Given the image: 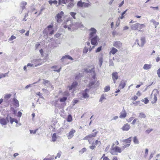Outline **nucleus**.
Instances as JSON below:
<instances>
[{
    "instance_id": "f257e3e1",
    "label": "nucleus",
    "mask_w": 160,
    "mask_h": 160,
    "mask_svg": "<svg viewBox=\"0 0 160 160\" xmlns=\"http://www.w3.org/2000/svg\"><path fill=\"white\" fill-rule=\"evenodd\" d=\"M82 25L80 22L73 23L70 20H67L65 22L63 27L65 28H68L69 31H74L78 28L81 27Z\"/></svg>"
},
{
    "instance_id": "f03ea898",
    "label": "nucleus",
    "mask_w": 160,
    "mask_h": 160,
    "mask_svg": "<svg viewBox=\"0 0 160 160\" xmlns=\"http://www.w3.org/2000/svg\"><path fill=\"white\" fill-rule=\"evenodd\" d=\"M158 94V93L157 90L154 89L149 97V99L151 101V102L152 104H153L156 102L157 100V96Z\"/></svg>"
},
{
    "instance_id": "7ed1b4c3",
    "label": "nucleus",
    "mask_w": 160,
    "mask_h": 160,
    "mask_svg": "<svg viewBox=\"0 0 160 160\" xmlns=\"http://www.w3.org/2000/svg\"><path fill=\"white\" fill-rule=\"evenodd\" d=\"M145 27V25L143 24H140L137 23L131 25V29L132 30H137L140 31V30Z\"/></svg>"
},
{
    "instance_id": "20e7f679",
    "label": "nucleus",
    "mask_w": 160,
    "mask_h": 160,
    "mask_svg": "<svg viewBox=\"0 0 160 160\" xmlns=\"http://www.w3.org/2000/svg\"><path fill=\"white\" fill-rule=\"evenodd\" d=\"M122 152V150L120 148L116 146L111 149L110 152L111 153L112 155H117L116 152L121 153Z\"/></svg>"
},
{
    "instance_id": "39448f33",
    "label": "nucleus",
    "mask_w": 160,
    "mask_h": 160,
    "mask_svg": "<svg viewBox=\"0 0 160 160\" xmlns=\"http://www.w3.org/2000/svg\"><path fill=\"white\" fill-rule=\"evenodd\" d=\"M63 14L64 12L62 11H61L57 15L55 18L57 20V22L60 23L62 21V18Z\"/></svg>"
},
{
    "instance_id": "423d86ee",
    "label": "nucleus",
    "mask_w": 160,
    "mask_h": 160,
    "mask_svg": "<svg viewBox=\"0 0 160 160\" xmlns=\"http://www.w3.org/2000/svg\"><path fill=\"white\" fill-rule=\"evenodd\" d=\"M8 122V116L6 118V119L0 117V123L2 125V126L6 125Z\"/></svg>"
},
{
    "instance_id": "0eeeda50",
    "label": "nucleus",
    "mask_w": 160,
    "mask_h": 160,
    "mask_svg": "<svg viewBox=\"0 0 160 160\" xmlns=\"http://www.w3.org/2000/svg\"><path fill=\"white\" fill-rule=\"evenodd\" d=\"M90 33L89 37L90 38H91L94 36L96 34L97 31L93 28H92L89 30Z\"/></svg>"
},
{
    "instance_id": "6e6552de",
    "label": "nucleus",
    "mask_w": 160,
    "mask_h": 160,
    "mask_svg": "<svg viewBox=\"0 0 160 160\" xmlns=\"http://www.w3.org/2000/svg\"><path fill=\"white\" fill-rule=\"evenodd\" d=\"M98 132H96L92 134H90L88 135V136H87L85 137H84L83 139L84 140H88L89 143H90V142L89 141V138H94L96 136V135L98 134Z\"/></svg>"
},
{
    "instance_id": "1a4fd4ad",
    "label": "nucleus",
    "mask_w": 160,
    "mask_h": 160,
    "mask_svg": "<svg viewBox=\"0 0 160 160\" xmlns=\"http://www.w3.org/2000/svg\"><path fill=\"white\" fill-rule=\"evenodd\" d=\"M140 41H141V43L140 44H139L138 42V40L137 39L136 41V42H137V44L139 46L141 47H142L146 43V40L145 38V37H142Z\"/></svg>"
},
{
    "instance_id": "9d476101",
    "label": "nucleus",
    "mask_w": 160,
    "mask_h": 160,
    "mask_svg": "<svg viewBox=\"0 0 160 160\" xmlns=\"http://www.w3.org/2000/svg\"><path fill=\"white\" fill-rule=\"evenodd\" d=\"M76 132V131L73 129H72L71 131L67 134V137L69 139L72 138L74 136V134Z\"/></svg>"
},
{
    "instance_id": "9b49d317",
    "label": "nucleus",
    "mask_w": 160,
    "mask_h": 160,
    "mask_svg": "<svg viewBox=\"0 0 160 160\" xmlns=\"http://www.w3.org/2000/svg\"><path fill=\"white\" fill-rule=\"evenodd\" d=\"M122 43L119 41H116L114 42L113 45L114 47L119 49L122 46Z\"/></svg>"
},
{
    "instance_id": "f8f14e48",
    "label": "nucleus",
    "mask_w": 160,
    "mask_h": 160,
    "mask_svg": "<svg viewBox=\"0 0 160 160\" xmlns=\"http://www.w3.org/2000/svg\"><path fill=\"white\" fill-rule=\"evenodd\" d=\"M98 39V37L97 36L92 37L91 39V44L93 45H95L97 43Z\"/></svg>"
},
{
    "instance_id": "ddd939ff",
    "label": "nucleus",
    "mask_w": 160,
    "mask_h": 160,
    "mask_svg": "<svg viewBox=\"0 0 160 160\" xmlns=\"http://www.w3.org/2000/svg\"><path fill=\"white\" fill-rule=\"evenodd\" d=\"M112 79L113 82L115 83L116 81L118 79V73L117 72H113L112 74Z\"/></svg>"
},
{
    "instance_id": "4468645a",
    "label": "nucleus",
    "mask_w": 160,
    "mask_h": 160,
    "mask_svg": "<svg viewBox=\"0 0 160 160\" xmlns=\"http://www.w3.org/2000/svg\"><path fill=\"white\" fill-rule=\"evenodd\" d=\"M127 116V112L125 110L123 109L120 112V115L119 118H124Z\"/></svg>"
},
{
    "instance_id": "2eb2a0df",
    "label": "nucleus",
    "mask_w": 160,
    "mask_h": 160,
    "mask_svg": "<svg viewBox=\"0 0 160 160\" xmlns=\"http://www.w3.org/2000/svg\"><path fill=\"white\" fill-rule=\"evenodd\" d=\"M88 92L89 90L87 89H85L84 91L82 92V95L83 98H88L89 97V95L88 94Z\"/></svg>"
},
{
    "instance_id": "dca6fc26",
    "label": "nucleus",
    "mask_w": 160,
    "mask_h": 160,
    "mask_svg": "<svg viewBox=\"0 0 160 160\" xmlns=\"http://www.w3.org/2000/svg\"><path fill=\"white\" fill-rule=\"evenodd\" d=\"M98 59L99 61L98 65L101 67L103 62V56L102 54H100L98 56Z\"/></svg>"
},
{
    "instance_id": "f3484780",
    "label": "nucleus",
    "mask_w": 160,
    "mask_h": 160,
    "mask_svg": "<svg viewBox=\"0 0 160 160\" xmlns=\"http://www.w3.org/2000/svg\"><path fill=\"white\" fill-rule=\"evenodd\" d=\"M130 128V126L128 124L126 123L123 125L122 128L123 131H128Z\"/></svg>"
},
{
    "instance_id": "a211bd4d",
    "label": "nucleus",
    "mask_w": 160,
    "mask_h": 160,
    "mask_svg": "<svg viewBox=\"0 0 160 160\" xmlns=\"http://www.w3.org/2000/svg\"><path fill=\"white\" fill-rule=\"evenodd\" d=\"M41 61V59H34L32 61V62L35 64L38 63V64H36L35 65V67H36L40 65L41 64V63H40Z\"/></svg>"
},
{
    "instance_id": "6ab92c4d",
    "label": "nucleus",
    "mask_w": 160,
    "mask_h": 160,
    "mask_svg": "<svg viewBox=\"0 0 160 160\" xmlns=\"http://www.w3.org/2000/svg\"><path fill=\"white\" fill-rule=\"evenodd\" d=\"M126 85V82L125 80H122L120 82V83L119 86V88L120 89L124 88Z\"/></svg>"
},
{
    "instance_id": "aec40b11",
    "label": "nucleus",
    "mask_w": 160,
    "mask_h": 160,
    "mask_svg": "<svg viewBox=\"0 0 160 160\" xmlns=\"http://www.w3.org/2000/svg\"><path fill=\"white\" fill-rule=\"evenodd\" d=\"M13 104L16 107L19 106V104L18 101L15 98L13 99Z\"/></svg>"
},
{
    "instance_id": "412c9836",
    "label": "nucleus",
    "mask_w": 160,
    "mask_h": 160,
    "mask_svg": "<svg viewBox=\"0 0 160 160\" xmlns=\"http://www.w3.org/2000/svg\"><path fill=\"white\" fill-rule=\"evenodd\" d=\"M152 65L151 64H145L144 65L143 68L145 70H148L151 68Z\"/></svg>"
},
{
    "instance_id": "4be33fe9",
    "label": "nucleus",
    "mask_w": 160,
    "mask_h": 160,
    "mask_svg": "<svg viewBox=\"0 0 160 160\" xmlns=\"http://www.w3.org/2000/svg\"><path fill=\"white\" fill-rule=\"evenodd\" d=\"M77 84H78L77 82H75V81L73 82V83H72V85L70 86L69 87V89L70 90L74 88L75 87H76L77 86Z\"/></svg>"
},
{
    "instance_id": "5701e85b",
    "label": "nucleus",
    "mask_w": 160,
    "mask_h": 160,
    "mask_svg": "<svg viewBox=\"0 0 160 160\" xmlns=\"http://www.w3.org/2000/svg\"><path fill=\"white\" fill-rule=\"evenodd\" d=\"M72 0H59V3H62L64 4L68 3Z\"/></svg>"
},
{
    "instance_id": "b1692460",
    "label": "nucleus",
    "mask_w": 160,
    "mask_h": 160,
    "mask_svg": "<svg viewBox=\"0 0 160 160\" xmlns=\"http://www.w3.org/2000/svg\"><path fill=\"white\" fill-rule=\"evenodd\" d=\"M74 5V0H72V1H71L70 2L68 3V8L69 9L73 7Z\"/></svg>"
},
{
    "instance_id": "393cba45",
    "label": "nucleus",
    "mask_w": 160,
    "mask_h": 160,
    "mask_svg": "<svg viewBox=\"0 0 160 160\" xmlns=\"http://www.w3.org/2000/svg\"><path fill=\"white\" fill-rule=\"evenodd\" d=\"M131 137H130L129 138L123 140V142H125V143L130 144L131 141Z\"/></svg>"
},
{
    "instance_id": "a878e982",
    "label": "nucleus",
    "mask_w": 160,
    "mask_h": 160,
    "mask_svg": "<svg viewBox=\"0 0 160 160\" xmlns=\"http://www.w3.org/2000/svg\"><path fill=\"white\" fill-rule=\"evenodd\" d=\"M65 58H67L70 60H73V58H72L70 56L68 55L63 56L61 60H62V59Z\"/></svg>"
},
{
    "instance_id": "bb28decb",
    "label": "nucleus",
    "mask_w": 160,
    "mask_h": 160,
    "mask_svg": "<svg viewBox=\"0 0 160 160\" xmlns=\"http://www.w3.org/2000/svg\"><path fill=\"white\" fill-rule=\"evenodd\" d=\"M57 139V137L56 136V134L55 133H54L52 137V142H55Z\"/></svg>"
},
{
    "instance_id": "cd10ccee",
    "label": "nucleus",
    "mask_w": 160,
    "mask_h": 160,
    "mask_svg": "<svg viewBox=\"0 0 160 160\" xmlns=\"http://www.w3.org/2000/svg\"><path fill=\"white\" fill-rule=\"evenodd\" d=\"M118 50L114 48H112L110 52V53H112L113 55L114 54L118 52Z\"/></svg>"
},
{
    "instance_id": "c85d7f7f",
    "label": "nucleus",
    "mask_w": 160,
    "mask_h": 160,
    "mask_svg": "<svg viewBox=\"0 0 160 160\" xmlns=\"http://www.w3.org/2000/svg\"><path fill=\"white\" fill-rule=\"evenodd\" d=\"M43 83L47 86H50L51 85V84L50 82L47 80H44Z\"/></svg>"
},
{
    "instance_id": "c756f323",
    "label": "nucleus",
    "mask_w": 160,
    "mask_h": 160,
    "mask_svg": "<svg viewBox=\"0 0 160 160\" xmlns=\"http://www.w3.org/2000/svg\"><path fill=\"white\" fill-rule=\"evenodd\" d=\"M67 98V97L64 96L62 98H60L59 99V101L60 102H65Z\"/></svg>"
},
{
    "instance_id": "7c9ffc66",
    "label": "nucleus",
    "mask_w": 160,
    "mask_h": 160,
    "mask_svg": "<svg viewBox=\"0 0 160 160\" xmlns=\"http://www.w3.org/2000/svg\"><path fill=\"white\" fill-rule=\"evenodd\" d=\"M84 2H82L81 1H79L77 3V6L79 7H82L84 5Z\"/></svg>"
},
{
    "instance_id": "2f4dec72",
    "label": "nucleus",
    "mask_w": 160,
    "mask_h": 160,
    "mask_svg": "<svg viewBox=\"0 0 160 160\" xmlns=\"http://www.w3.org/2000/svg\"><path fill=\"white\" fill-rule=\"evenodd\" d=\"M133 142H134V144H139V141L136 136H135L133 138Z\"/></svg>"
},
{
    "instance_id": "473e14b6",
    "label": "nucleus",
    "mask_w": 160,
    "mask_h": 160,
    "mask_svg": "<svg viewBox=\"0 0 160 160\" xmlns=\"http://www.w3.org/2000/svg\"><path fill=\"white\" fill-rule=\"evenodd\" d=\"M67 120L68 122H71L72 121V116L69 114L68 116Z\"/></svg>"
},
{
    "instance_id": "72a5a7b5",
    "label": "nucleus",
    "mask_w": 160,
    "mask_h": 160,
    "mask_svg": "<svg viewBox=\"0 0 160 160\" xmlns=\"http://www.w3.org/2000/svg\"><path fill=\"white\" fill-rule=\"evenodd\" d=\"M48 2L51 5L53 3L55 5L57 4L58 3V2L56 0H54L52 1V0H49Z\"/></svg>"
},
{
    "instance_id": "f704fd0d",
    "label": "nucleus",
    "mask_w": 160,
    "mask_h": 160,
    "mask_svg": "<svg viewBox=\"0 0 160 160\" xmlns=\"http://www.w3.org/2000/svg\"><path fill=\"white\" fill-rule=\"evenodd\" d=\"M139 117L141 118H145L146 117V115L144 113L141 112L139 113Z\"/></svg>"
},
{
    "instance_id": "c9c22d12",
    "label": "nucleus",
    "mask_w": 160,
    "mask_h": 160,
    "mask_svg": "<svg viewBox=\"0 0 160 160\" xmlns=\"http://www.w3.org/2000/svg\"><path fill=\"white\" fill-rule=\"evenodd\" d=\"M11 96V95L9 94H6L5 95L4 98L5 99H8L10 98Z\"/></svg>"
},
{
    "instance_id": "e433bc0d",
    "label": "nucleus",
    "mask_w": 160,
    "mask_h": 160,
    "mask_svg": "<svg viewBox=\"0 0 160 160\" xmlns=\"http://www.w3.org/2000/svg\"><path fill=\"white\" fill-rule=\"evenodd\" d=\"M87 149L86 148H82V149L80 150L79 151V152L81 154H82L83 153H84V152H86V151Z\"/></svg>"
},
{
    "instance_id": "4c0bfd02",
    "label": "nucleus",
    "mask_w": 160,
    "mask_h": 160,
    "mask_svg": "<svg viewBox=\"0 0 160 160\" xmlns=\"http://www.w3.org/2000/svg\"><path fill=\"white\" fill-rule=\"evenodd\" d=\"M110 90V87L109 86H106L104 88V92H107Z\"/></svg>"
},
{
    "instance_id": "58836bf2",
    "label": "nucleus",
    "mask_w": 160,
    "mask_h": 160,
    "mask_svg": "<svg viewBox=\"0 0 160 160\" xmlns=\"http://www.w3.org/2000/svg\"><path fill=\"white\" fill-rule=\"evenodd\" d=\"M105 98L103 94H102L101 95V98L99 99V102H102V101L103 100L105 99Z\"/></svg>"
},
{
    "instance_id": "ea45409f",
    "label": "nucleus",
    "mask_w": 160,
    "mask_h": 160,
    "mask_svg": "<svg viewBox=\"0 0 160 160\" xmlns=\"http://www.w3.org/2000/svg\"><path fill=\"white\" fill-rule=\"evenodd\" d=\"M8 74V72L4 74H2L0 75V77H1V78H4V77L7 76Z\"/></svg>"
},
{
    "instance_id": "a19ab883",
    "label": "nucleus",
    "mask_w": 160,
    "mask_h": 160,
    "mask_svg": "<svg viewBox=\"0 0 160 160\" xmlns=\"http://www.w3.org/2000/svg\"><path fill=\"white\" fill-rule=\"evenodd\" d=\"M27 4L26 2L25 1L22 2L20 4V6H25Z\"/></svg>"
},
{
    "instance_id": "79ce46f5",
    "label": "nucleus",
    "mask_w": 160,
    "mask_h": 160,
    "mask_svg": "<svg viewBox=\"0 0 160 160\" xmlns=\"http://www.w3.org/2000/svg\"><path fill=\"white\" fill-rule=\"evenodd\" d=\"M16 38V37H15V36H14L13 35H12L11 36L10 38L8 40H9V41H12L13 40H14V39H15Z\"/></svg>"
},
{
    "instance_id": "37998d69",
    "label": "nucleus",
    "mask_w": 160,
    "mask_h": 160,
    "mask_svg": "<svg viewBox=\"0 0 160 160\" xmlns=\"http://www.w3.org/2000/svg\"><path fill=\"white\" fill-rule=\"evenodd\" d=\"M76 13L74 12H71L70 14L71 15L73 18L74 19H75V15H76Z\"/></svg>"
},
{
    "instance_id": "c03bdc74",
    "label": "nucleus",
    "mask_w": 160,
    "mask_h": 160,
    "mask_svg": "<svg viewBox=\"0 0 160 160\" xmlns=\"http://www.w3.org/2000/svg\"><path fill=\"white\" fill-rule=\"evenodd\" d=\"M127 10H126L124 12H123L121 14V16L119 18L121 19H122L124 18V16H123L126 13V11H127Z\"/></svg>"
},
{
    "instance_id": "a18cd8bd",
    "label": "nucleus",
    "mask_w": 160,
    "mask_h": 160,
    "mask_svg": "<svg viewBox=\"0 0 160 160\" xmlns=\"http://www.w3.org/2000/svg\"><path fill=\"white\" fill-rule=\"evenodd\" d=\"M152 21L153 23H154L156 26H157L159 24V23L158 22H157L155 20H152Z\"/></svg>"
},
{
    "instance_id": "49530a36",
    "label": "nucleus",
    "mask_w": 160,
    "mask_h": 160,
    "mask_svg": "<svg viewBox=\"0 0 160 160\" xmlns=\"http://www.w3.org/2000/svg\"><path fill=\"white\" fill-rule=\"evenodd\" d=\"M109 66H114V63L113 61L112 60H110L109 62Z\"/></svg>"
},
{
    "instance_id": "de8ad7c7",
    "label": "nucleus",
    "mask_w": 160,
    "mask_h": 160,
    "mask_svg": "<svg viewBox=\"0 0 160 160\" xmlns=\"http://www.w3.org/2000/svg\"><path fill=\"white\" fill-rule=\"evenodd\" d=\"M88 51V49L86 47H85L83 50V53H86Z\"/></svg>"
},
{
    "instance_id": "09e8293b",
    "label": "nucleus",
    "mask_w": 160,
    "mask_h": 160,
    "mask_svg": "<svg viewBox=\"0 0 160 160\" xmlns=\"http://www.w3.org/2000/svg\"><path fill=\"white\" fill-rule=\"evenodd\" d=\"M94 82H93L92 81V82H91L89 84V86L90 88H92L93 87V86L94 85Z\"/></svg>"
},
{
    "instance_id": "8fccbe9b",
    "label": "nucleus",
    "mask_w": 160,
    "mask_h": 160,
    "mask_svg": "<svg viewBox=\"0 0 160 160\" xmlns=\"http://www.w3.org/2000/svg\"><path fill=\"white\" fill-rule=\"evenodd\" d=\"M61 152H59L57 153V155L55 157V158L56 159L57 158H59L61 155Z\"/></svg>"
},
{
    "instance_id": "3c124183",
    "label": "nucleus",
    "mask_w": 160,
    "mask_h": 160,
    "mask_svg": "<svg viewBox=\"0 0 160 160\" xmlns=\"http://www.w3.org/2000/svg\"><path fill=\"white\" fill-rule=\"evenodd\" d=\"M78 102V100L75 99L74 100L73 102L72 105L73 106H74L75 104L77 103Z\"/></svg>"
},
{
    "instance_id": "603ef678",
    "label": "nucleus",
    "mask_w": 160,
    "mask_h": 160,
    "mask_svg": "<svg viewBox=\"0 0 160 160\" xmlns=\"http://www.w3.org/2000/svg\"><path fill=\"white\" fill-rule=\"evenodd\" d=\"M37 94L39 96L40 98H43L42 96V94L40 92H37Z\"/></svg>"
},
{
    "instance_id": "864d4df0",
    "label": "nucleus",
    "mask_w": 160,
    "mask_h": 160,
    "mask_svg": "<svg viewBox=\"0 0 160 160\" xmlns=\"http://www.w3.org/2000/svg\"><path fill=\"white\" fill-rule=\"evenodd\" d=\"M102 49V47H100L98 48L97 49L96 52H99Z\"/></svg>"
},
{
    "instance_id": "5fc2aeb1",
    "label": "nucleus",
    "mask_w": 160,
    "mask_h": 160,
    "mask_svg": "<svg viewBox=\"0 0 160 160\" xmlns=\"http://www.w3.org/2000/svg\"><path fill=\"white\" fill-rule=\"evenodd\" d=\"M153 129H148L146 130V132L148 134L149 133L151 132L152 131Z\"/></svg>"
},
{
    "instance_id": "6e6d98bb",
    "label": "nucleus",
    "mask_w": 160,
    "mask_h": 160,
    "mask_svg": "<svg viewBox=\"0 0 160 160\" xmlns=\"http://www.w3.org/2000/svg\"><path fill=\"white\" fill-rule=\"evenodd\" d=\"M101 142L98 141V140H96L95 142V144L96 145H97L98 144L100 145L101 144Z\"/></svg>"
},
{
    "instance_id": "4d7b16f0",
    "label": "nucleus",
    "mask_w": 160,
    "mask_h": 160,
    "mask_svg": "<svg viewBox=\"0 0 160 160\" xmlns=\"http://www.w3.org/2000/svg\"><path fill=\"white\" fill-rule=\"evenodd\" d=\"M157 74L159 77H160V68L157 71Z\"/></svg>"
},
{
    "instance_id": "13d9d810",
    "label": "nucleus",
    "mask_w": 160,
    "mask_h": 160,
    "mask_svg": "<svg viewBox=\"0 0 160 160\" xmlns=\"http://www.w3.org/2000/svg\"><path fill=\"white\" fill-rule=\"evenodd\" d=\"M137 119H136V118H135L133 120V121L132 122V124H133V125H134V124H135L136 122V121H137Z\"/></svg>"
},
{
    "instance_id": "bf43d9fd",
    "label": "nucleus",
    "mask_w": 160,
    "mask_h": 160,
    "mask_svg": "<svg viewBox=\"0 0 160 160\" xmlns=\"http://www.w3.org/2000/svg\"><path fill=\"white\" fill-rule=\"evenodd\" d=\"M37 130H35L34 131H33V130H30V132L31 133H33L34 134H35L36 132H37Z\"/></svg>"
},
{
    "instance_id": "052dcab7",
    "label": "nucleus",
    "mask_w": 160,
    "mask_h": 160,
    "mask_svg": "<svg viewBox=\"0 0 160 160\" xmlns=\"http://www.w3.org/2000/svg\"><path fill=\"white\" fill-rule=\"evenodd\" d=\"M143 102H144L145 104H147L148 102L149 101L147 98H145L144 100L143 101Z\"/></svg>"
},
{
    "instance_id": "680f3d73",
    "label": "nucleus",
    "mask_w": 160,
    "mask_h": 160,
    "mask_svg": "<svg viewBox=\"0 0 160 160\" xmlns=\"http://www.w3.org/2000/svg\"><path fill=\"white\" fill-rule=\"evenodd\" d=\"M10 121L11 123H12L14 122V119L12 118L11 117H10Z\"/></svg>"
},
{
    "instance_id": "e2e57ef3",
    "label": "nucleus",
    "mask_w": 160,
    "mask_h": 160,
    "mask_svg": "<svg viewBox=\"0 0 160 160\" xmlns=\"http://www.w3.org/2000/svg\"><path fill=\"white\" fill-rule=\"evenodd\" d=\"M148 153V149H146L145 152V157H146L147 156Z\"/></svg>"
},
{
    "instance_id": "0e129e2a",
    "label": "nucleus",
    "mask_w": 160,
    "mask_h": 160,
    "mask_svg": "<svg viewBox=\"0 0 160 160\" xmlns=\"http://www.w3.org/2000/svg\"><path fill=\"white\" fill-rule=\"evenodd\" d=\"M130 145V144H127L124 145L123 146V148L124 149L128 147Z\"/></svg>"
},
{
    "instance_id": "69168bd1",
    "label": "nucleus",
    "mask_w": 160,
    "mask_h": 160,
    "mask_svg": "<svg viewBox=\"0 0 160 160\" xmlns=\"http://www.w3.org/2000/svg\"><path fill=\"white\" fill-rule=\"evenodd\" d=\"M45 8L44 7H42L41 8L40 10V12L38 14V16L40 15V14H41L42 12L44 9Z\"/></svg>"
},
{
    "instance_id": "338daca9",
    "label": "nucleus",
    "mask_w": 160,
    "mask_h": 160,
    "mask_svg": "<svg viewBox=\"0 0 160 160\" xmlns=\"http://www.w3.org/2000/svg\"><path fill=\"white\" fill-rule=\"evenodd\" d=\"M96 148V146L94 145H92L89 146V148L90 149L93 150L94 149Z\"/></svg>"
},
{
    "instance_id": "774afa93",
    "label": "nucleus",
    "mask_w": 160,
    "mask_h": 160,
    "mask_svg": "<svg viewBox=\"0 0 160 160\" xmlns=\"http://www.w3.org/2000/svg\"><path fill=\"white\" fill-rule=\"evenodd\" d=\"M156 61L157 62H158L160 60V57H157L156 58Z\"/></svg>"
}]
</instances>
